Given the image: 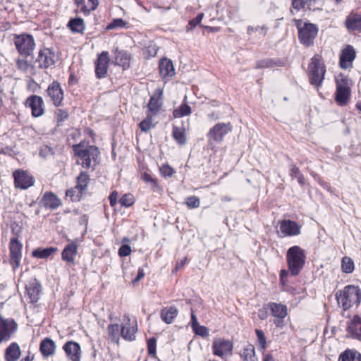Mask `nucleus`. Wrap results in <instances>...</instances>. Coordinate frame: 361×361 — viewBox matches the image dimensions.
Instances as JSON below:
<instances>
[{"instance_id": "nucleus-7", "label": "nucleus", "mask_w": 361, "mask_h": 361, "mask_svg": "<svg viewBox=\"0 0 361 361\" xmlns=\"http://www.w3.org/2000/svg\"><path fill=\"white\" fill-rule=\"evenodd\" d=\"M310 83L316 87H319L324 78L325 67L317 56L312 59L310 64Z\"/></svg>"}, {"instance_id": "nucleus-16", "label": "nucleus", "mask_w": 361, "mask_h": 361, "mask_svg": "<svg viewBox=\"0 0 361 361\" xmlns=\"http://www.w3.org/2000/svg\"><path fill=\"white\" fill-rule=\"evenodd\" d=\"M15 186L20 189H27L34 185L35 180L24 171L17 170L13 172Z\"/></svg>"}, {"instance_id": "nucleus-52", "label": "nucleus", "mask_w": 361, "mask_h": 361, "mask_svg": "<svg viewBox=\"0 0 361 361\" xmlns=\"http://www.w3.org/2000/svg\"><path fill=\"white\" fill-rule=\"evenodd\" d=\"M54 149L52 147L48 145H43L41 147L40 151H39V155L42 157L47 158L49 156H51L54 154Z\"/></svg>"}, {"instance_id": "nucleus-37", "label": "nucleus", "mask_w": 361, "mask_h": 361, "mask_svg": "<svg viewBox=\"0 0 361 361\" xmlns=\"http://www.w3.org/2000/svg\"><path fill=\"white\" fill-rule=\"evenodd\" d=\"M241 357L244 361H258L255 355V348L252 345H247L241 353Z\"/></svg>"}, {"instance_id": "nucleus-60", "label": "nucleus", "mask_w": 361, "mask_h": 361, "mask_svg": "<svg viewBox=\"0 0 361 361\" xmlns=\"http://www.w3.org/2000/svg\"><path fill=\"white\" fill-rule=\"evenodd\" d=\"M86 5L87 6V9H89L90 14L92 11H94L97 8L99 1L98 0H87Z\"/></svg>"}, {"instance_id": "nucleus-27", "label": "nucleus", "mask_w": 361, "mask_h": 361, "mask_svg": "<svg viewBox=\"0 0 361 361\" xmlns=\"http://www.w3.org/2000/svg\"><path fill=\"white\" fill-rule=\"evenodd\" d=\"M350 94V90L346 85H342L337 82L336 92V100L341 104L344 105L349 99Z\"/></svg>"}, {"instance_id": "nucleus-33", "label": "nucleus", "mask_w": 361, "mask_h": 361, "mask_svg": "<svg viewBox=\"0 0 361 361\" xmlns=\"http://www.w3.org/2000/svg\"><path fill=\"white\" fill-rule=\"evenodd\" d=\"M172 136L175 141L180 145H185L187 142L185 129L183 126L173 127Z\"/></svg>"}, {"instance_id": "nucleus-57", "label": "nucleus", "mask_w": 361, "mask_h": 361, "mask_svg": "<svg viewBox=\"0 0 361 361\" xmlns=\"http://www.w3.org/2000/svg\"><path fill=\"white\" fill-rule=\"evenodd\" d=\"M131 252V247L128 245H122L118 250V255L121 257H127Z\"/></svg>"}, {"instance_id": "nucleus-29", "label": "nucleus", "mask_w": 361, "mask_h": 361, "mask_svg": "<svg viewBox=\"0 0 361 361\" xmlns=\"http://www.w3.org/2000/svg\"><path fill=\"white\" fill-rule=\"evenodd\" d=\"M55 343L49 338H44L40 343L39 350L44 357H49L55 353Z\"/></svg>"}, {"instance_id": "nucleus-2", "label": "nucleus", "mask_w": 361, "mask_h": 361, "mask_svg": "<svg viewBox=\"0 0 361 361\" xmlns=\"http://www.w3.org/2000/svg\"><path fill=\"white\" fill-rule=\"evenodd\" d=\"M75 155L80 161H78L83 168L90 169L92 166V162L95 164L100 154L97 147L94 145L84 146L82 143L73 146Z\"/></svg>"}, {"instance_id": "nucleus-48", "label": "nucleus", "mask_w": 361, "mask_h": 361, "mask_svg": "<svg viewBox=\"0 0 361 361\" xmlns=\"http://www.w3.org/2000/svg\"><path fill=\"white\" fill-rule=\"evenodd\" d=\"M127 23L122 18H115L107 25L106 29L113 30L116 28L125 27Z\"/></svg>"}, {"instance_id": "nucleus-6", "label": "nucleus", "mask_w": 361, "mask_h": 361, "mask_svg": "<svg viewBox=\"0 0 361 361\" xmlns=\"http://www.w3.org/2000/svg\"><path fill=\"white\" fill-rule=\"evenodd\" d=\"M212 348L214 355L224 360L232 355L233 344L230 340L216 338L212 342Z\"/></svg>"}, {"instance_id": "nucleus-30", "label": "nucleus", "mask_w": 361, "mask_h": 361, "mask_svg": "<svg viewBox=\"0 0 361 361\" xmlns=\"http://www.w3.org/2000/svg\"><path fill=\"white\" fill-rule=\"evenodd\" d=\"M178 311L175 307H164L161 310V318L166 324H171L177 317Z\"/></svg>"}, {"instance_id": "nucleus-28", "label": "nucleus", "mask_w": 361, "mask_h": 361, "mask_svg": "<svg viewBox=\"0 0 361 361\" xmlns=\"http://www.w3.org/2000/svg\"><path fill=\"white\" fill-rule=\"evenodd\" d=\"M271 314L275 318H285L287 316V307L285 305L276 302H269L267 304Z\"/></svg>"}, {"instance_id": "nucleus-45", "label": "nucleus", "mask_w": 361, "mask_h": 361, "mask_svg": "<svg viewBox=\"0 0 361 361\" xmlns=\"http://www.w3.org/2000/svg\"><path fill=\"white\" fill-rule=\"evenodd\" d=\"M185 203L189 209H195L200 206V198L195 195L186 197Z\"/></svg>"}, {"instance_id": "nucleus-12", "label": "nucleus", "mask_w": 361, "mask_h": 361, "mask_svg": "<svg viewBox=\"0 0 361 361\" xmlns=\"http://www.w3.org/2000/svg\"><path fill=\"white\" fill-rule=\"evenodd\" d=\"M16 329L17 324L14 320L4 319L0 316V343L8 341Z\"/></svg>"}, {"instance_id": "nucleus-9", "label": "nucleus", "mask_w": 361, "mask_h": 361, "mask_svg": "<svg viewBox=\"0 0 361 361\" xmlns=\"http://www.w3.org/2000/svg\"><path fill=\"white\" fill-rule=\"evenodd\" d=\"M35 62L38 63L39 68L46 69L54 66L56 63L55 54L49 48H42L38 52V56Z\"/></svg>"}, {"instance_id": "nucleus-20", "label": "nucleus", "mask_w": 361, "mask_h": 361, "mask_svg": "<svg viewBox=\"0 0 361 361\" xmlns=\"http://www.w3.org/2000/svg\"><path fill=\"white\" fill-rule=\"evenodd\" d=\"M281 232L285 236L298 235L300 233V226L291 220H282L279 222Z\"/></svg>"}, {"instance_id": "nucleus-15", "label": "nucleus", "mask_w": 361, "mask_h": 361, "mask_svg": "<svg viewBox=\"0 0 361 361\" xmlns=\"http://www.w3.org/2000/svg\"><path fill=\"white\" fill-rule=\"evenodd\" d=\"M123 317L126 323L121 326L120 334L126 341H133L135 340V334L137 331V322L134 321L131 324L128 315H124Z\"/></svg>"}, {"instance_id": "nucleus-35", "label": "nucleus", "mask_w": 361, "mask_h": 361, "mask_svg": "<svg viewBox=\"0 0 361 361\" xmlns=\"http://www.w3.org/2000/svg\"><path fill=\"white\" fill-rule=\"evenodd\" d=\"M57 251L56 247H49L46 248H37L32 251V255L39 259H45Z\"/></svg>"}, {"instance_id": "nucleus-42", "label": "nucleus", "mask_w": 361, "mask_h": 361, "mask_svg": "<svg viewBox=\"0 0 361 361\" xmlns=\"http://www.w3.org/2000/svg\"><path fill=\"white\" fill-rule=\"evenodd\" d=\"M139 126L142 132L147 133L154 126L152 115L148 114L147 117L140 123Z\"/></svg>"}, {"instance_id": "nucleus-13", "label": "nucleus", "mask_w": 361, "mask_h": 361, "mask_svg": "<svg viewBox=\"0 0 361 361\" xmlns=\"http://www.w3.org/2000/svg\"><path fill=\"white\" fill-rule=\"evenodd\" d=\"M25 105L31 109L33 117H39L44 113V100L42 97L32 94L27 98Z\"/></svg>"}, {"instance_id": "nucleus-5", "label": "nucleus", "mask_w": 361, "mask_h": 361, "mask_svg": "<svg viewBox=\"0 0 361 361\" xmlns=\"http://www.w3.org/2000/svg\"><path fill=\"white\" fill-rule=\"evenodd\" d=\"M14 44L18 53L25 58L31 56L35 47L33 37L28 34L16 35Z\"/></svg>"}, {"instance_id": "nucleus-61", "label": "nucleus", "mask_w": 361, "mask_h": 361, "mask_svg": "<svg viewBox=\"0 0 361 361\" xmlns=\"http://www.w3.org/2000/svg\"><path fill=\"white\" fill-rule=\"evenodd\" d=\"M302 173L295 165L293 164L291 166V169L290 171V175L293 178H297L299 176H300Z\"/></svg>"}, {"instance_id": "nucleus-59", "label": "nucleus", "mask_w": 361, "mask_h": 361, "mask_svg": "<svg viewBox=\"0 0 361 361\" xmlns=\"http://www.w3.org/2000/svg\"><path fill=\"white\" fill-rule=\"evenodd\" d=\"M292 6L295 9L299 11L305 8V0H292Z\"/></svg>"}, {"instance_id": "nucleus-34", "label": "nucleus", "mask_w": 361, "mask_h": 361, "mask_svg": "<svg viewBox=\"0 0 361 361\" xmlns=\"http://www.w3.org/2000/svg\"><path fill=\"white\" fill-rule=\"evenodd\" d=\"M68 27L73 32L81 34L83 33L85 30L84 20L81 18H71L68 23Z\"/></svg>"}, {"instance_id": "nucleus-1", "label": "nucleus", "mask_w": 361, "mask_h": 361, "mask_svg": "<svg viewBox=\"0 0 361 361\" xmlns=\"http://www.w3.org/2000/svg\"><path fill=\"white\" fill-rule=\"evenodd\" d=\"M336 297L338 303L344 310H347L353 305H359L361 302V290L358 286L348 285L338 292Z\"/></svg>"}, {"instance_id": "nucleus-56", "label": "nucleus", "mask_w": 361, "mask_h": 361, "mask_svg": "<svg viewBox=\"0 0 361 361\" xmlns=\"http://www.w3.org/2000/svg\"><path fill=\"white\" fill-rule=\"evenodd\" d=\"M75 4L80 8V12L83 13L85 16L89 15V9H87L85 0H75Z\"/></svg>"}, {"instance_id": "nucleus-31", "label": "nucleus", "mask_w": 361, "mask_h": 361, "mask_svg": "<svg viewBox=\"0 0 361 361\" xmlns=\"http://www.w3.org/2000/svg\"><path fill=\"white\" fill-rule=\"evenodd\" d=\"M338 361H361V353L355 349H346L340 354Z\"/></svg>"}, {"instance_id": "nucleus-51", "label": "nucleus", "mask_w": 361, "mask_h": 361, "mask_svg": "<svg viewBox=\"0 0 361 361\" xmlns=\"http://www.w3.org/2000/svg\"><path fill=\"white\" fill-rule=\"evenodd\" d=\"M192 330L195 334L200 336L203 338L209 336L208 329L204 326H201L200 324L198 325V326L194 327Z\"/></svg>"}, {"instance_id": "nucleus-43", "label": "nucleus", "mask_w": 361, "mask_h": 361, "mask_svg": "<svg viewBox=\"0 0 361 361\" xmlns=\"http://www.w3.org/2000/svg\"><path fill=\"white\" fill-rule=\"evenodd\" d=\"M82 192L76 186L73 188L67 190L66 195L69 197L73 202H77L80 200Z\"/></svg>"}, {"instance_id": "nucleus-8", "label": "nucleus", "mask_w": 361, "mask_h": 361, "mask_svg": "<svg viewBox=\"0 0 361 361\" xmlns=\"http://www.w3.org/2000/svg\"><path fill=\"white\" fill-rule=\"evenodd\" d=\"M232 130V126L230 123H219L212 127L207 133V137L210 145L213 142L220 143L224 136Z\"/></svg>"}, {"instance_id": "nucleus-63", "label": "nucleus", "mask_w": 361, "mask_h": 361, "mask_svg": "<svg viewBox=\"0 0 361 361\" xmlns=\"http://www.w3.org/2000/svg\"><path fill=\"white\" fill-rule=\"evenodd\" d=\"M118 198V192L114 190L113 191L109 197L110 205L114 207L117 202Z\"/></svg>"}, {"instance_id": "nucleus-14", "label": "nucleus", "mask_w": 361, "mask_h": 361, "mask_svg": "<svg viewBox=\"0 0 361 361\" xmlns=\"http://www.w3.org/2000/svg\"><path fill=\"white\" fill-rule=\"evenodd\" d=\"M23 245L16 238H13L10 241V262L12 265L13 269L16 270L20 266L21 259V250Z\"/></svg>"}, {"instance_id": "nucleus-26", "label": "nucleus", "mask_w": 361, "mask_h": 361, "mask_svg": "<svg viewBox=\"0 0 361 361\" xmlns=\"http://www.w3.org/2000/svg\"><path fill=\"white\" fill-rule=\"evenodd\" d=\"M21 355V350L19 345L16 343H11L5 350L6 361H18Z\"/></svg>"}, {"instance_id": "nucleus-22", "label": "nucleus", "mask_w": 361, "mask_h": 361, "mask_svg": "<svg viewBox=\"0 0 361 361\" xmlns=\"http://www.w3.org/2000/svg\"><path fill=\"white\" fill-rule=\"evenodd\" d=\"M159 69L162 78H171L176 74L172 61L167 58H163L159 61Z\"/></svg>"}, {"instance_id": "nucleus-58", "label": "nucleus", "mask_w": 361, "mask_h": 361, "mask_svg": "<svg viewBox=\"0 0 361 361\" xmlns=\"http://www.w3.org/2000/svg\"><path fill=\"white\" fill-rule=\"evenodd\" d=\"M273 66V62L271 59H264L259 61L257 63L256 68H264L271 67Z\"/></svg>"}, {"instance_id": "nucleus-55", "label": "nucleus", "mask_w": 361, "mask_h": 361, "mask_svg": "<svg viewBox=\"0 0 361 361\" xmlns=\"http://www.w3.org/2000/svg\"><path fill=\"white\" fill-rule=\"evenodd\" d=\"M56 118L57 123L63 122L68 118V113L64 109H59L56 111Z\"/></svg>"}, {"instance_id": "nucleus-21", "label": "nucleus", "mask_w": 361, "mask_h": 361, "mask_svg": "<svg viewBox=\"0 0 361 361\" xmlns=\"http://www.w3.org/2000/svg\"><path fill=\"white\" fill-rule=\"evenodd\" d=\"M78 245L75 242H71L65 246L61 252V258L69 265H75V258L78 253Z\"/></svg>"}, {"instance_id": "nucleus-50", "label": "nucleus", "mask_w": 361, "mask_h": 361, "mask_svg": "<svg viewBox=\"0 0 361 361\" xmlns=\"http://www.w3.org/2000/svg\"><path fill=\"white\" fill-rule=\"evenodd\" d=\"M16 66L20 71L27 72L31 65L27 60L18 58L16 59Z\"/></svg>"}, {"instance_id": "nucleus-40", "label": "nucleus", "mask_w": 361, "mask_h": 361, "mask_svg": "<svg viewBox=\"0 0 361 361\" xmlns=\"http://www.w3.org/2000/svg\"><path fill=\"white\" fill-rule=\"evenodd\" d=\"M341 269L344 273L350 274L354 270V262L350 257H344L341 261Z\"/></svg>"}, {"instance_id": "nucleus-54", "label": "nucleus", "mask_w": 361, "mask_h": 361, "mask_svg": "<svg viewBox=\"0 0 361 361\" xmlns=\"http://www.w3.org/2000/svg\"><path fill=\"white\" fill-rule=\"evenodd\" d=\"M160 172L163 176L166 178L171 177L173 174L175 173V171L169 165L164 164L160 168Z\"/></svg>"}, {"instance_id": "nucleus-11", "label": "nucleus", "mask_w": 361, "mask_h": 361, "mask_svg": "<svg viewBox=\"0 0 361 361\" xmlns=\"http://www.w3.org/2000/svg\"><path fill=\"white\" fill-rule=\"evenodd\" d=\"M109 54L108 51H103L98 55L94 62L95 75L98 79L106 78L109 64Z\"/></svg>"}, {"instance_id": "nucleus-47", "label": "nucleus", "mask_w": 361, "mask_h": 361, "mask_svg": "<svg viewBox=\"0 0 361 361\" xmlns=\"http://www.w3.org/2000/svg\"><path fill=\"white\" fill-rule=\"evenodd\" d=\"M267 28L262 26H248L247 29V33L249 35H252L254 32H258L259 35L265 36L267 35Z\"/></svg>"}, {"instance_id": "nucleus-49", "label": "nucleus", "mask_w": 361, "mask_h": 361, "mask_svg": "<svg viewBox=\"0 0 361 361\" xmlns=\"http://www.w3.org/2000/svg\"><path fill=\"white\" fill-rule=\"evenodd\" d=\"M134 201V197L131 194H125L121 197L119 202L122 206L128 207L133 204Z\"/></svg>"}, {"instance_id": "nucleus-25", "label": "nucleus", "mask_w": 361, "mask_h": 361, "mask_svg": "<svg viewBox=\"0 0 361 361\" xmlns=\"http://www.w3.org/2000/svg\"><path fill=\"white\" fill-rule=\"evenodd\" d=\"M345 26L349 31H361V14L350 13L346 18Z\"/></svg>"}, {"instance_id": "nucleus-4", "label": "nucleus", "mask_w": 361, "mask_h": 361, "mask_svg": "<svg viewBox=\"0 0 361 361\" xmlns=\"http://www.w3.org/2000/svg\"><path fill=\"white\" fill-rule=\"evenodd\" d=\"M296 26L298 30V38L300 43L306 47L313 44L314 39L318 32L317 26L310 23H302V20H298Z\"/></svg>"}, {"instance_id": "nucleus-24", "label": "nucleus", "mask_w": 361, "mask_h": 361, "mask_svg": "<svg viewBox=\"0 0 361 361\" xmlns=\"http://www.w3.org/2000/svg\"><path fill=\"white\" fill-rule=\"evenodd\" d=\"M355 58V51L353 47L348 46L345 49L342 51L340 56V66L346 69L352 65L353 60Z\"/></svg>"}, {"instance_id": "nucleus-53", "label": "nucleus", "mask_w": 361, "mask_h": 361, "mask_svg": "<svg viewBox=\"0 0 361 361\" xmlns=\"http://www.w3.org/2000/svg\"><path fill=\"white\" fill-rule=\"evenodd\" d=\"M204 14L202 13H199L195 18L192 19L189 21L188 26L187 27V31L192 29L196 27L198 24H200L203 18Z\"/></svg>"}, {"instance_id": "nucleus-46", "label": "nucleus", "mask_w": 361, "mask_h": 361, "mask_svg": "<svg viewBox=\"0 0 361 361\" xmlns=\"http://www.w3.org/2000/svg\"><path fill=\"white\" fill-rule=\"evenodd\" d=\"M147 352L149 355L155 357L157 355V339L154 337L147 340Z\"/></svg>"}, {"instance_id": "nucleus-62", "label": "nucleus", "mask_w": 361, "mask_h": 361, "mask_svg": "<svg viewBox=\"0 0 361 361\" xmlns=\"http://www.w3.org/2000/svg\"><path fill=\"white\" fill-rule=\"evenodd\" d=\"M0 154L12 157L14 154V151L12 147L6 146L0 149Z\"/></svg>"}, {"instance_id": "nucleus-64", "label": "nucleus", "mask_w": 361, "mask_h": 361, "mask_svg": "<svg viewBox=\"0 0 361 361\" xmlns=\"http://www.w3.org/2000/svg\"><path fill=\"white\" fill-rule=\"evenodd\" d=\"M143 180L147 183H152L153 185H157L156 180L148 173H145L142 176Z\"/></svg>"}, {"instance_id": "nucleus-41", "label": "nucleus", "mask_w": 361, "mask_h": 361, "mask_svg": "<svg viewBox=\"0 0 361 361\" xmlns=\"http://www.w3.org/2000/svg\"><path fill=\"white\" fill-rule=\"evenodd\" d=\"M190 113V106L187 104H183L178 109L173 111V114L175 118H180L184 116H188Z\"/></svg>"}, {"instance_id": "nucleus-18", "label": "nucleus", "mask_w": 361, "mask_h": 361, "mask_svg": "<svg viewBox=\"0 0 361 361\" xmlns=\"http://www.w3.org/2000/svg\"><path fill=\"white\" fill-rule=\"evenodd\" d=\"M26 293L31 303L37 302L41 294V284L36 279H32L25 286Z\"/></svg>"}, {"instance_id": "nucleus-23", "label": "nucleus", "mask_w": 361, "mask_h": 361, "mask_svg": "<svg viewBox=\"0 0 361 361\" xmlns=\"http://www.w3.org/2000/svg\"><path fill=\"white\" fill-rule=\"evenodd\" d=\"M40 204L47 209H56L61 202L55 194L51 192H47L42 196Z\"/></svg>"}, {"instance_id": "nucleus-3", "label": "nucleus", "mask_w": 361, "mask_h": 361, "mask_svg": "<svg viewBox=\"0 0 361 361\" xmlns=\"http://www.w3.org/2000/svg\"><path fill=\"white\" fill-rule=\"evenodd\" d=\"M305 254L304 250L299 246L290 247L286 253V261L288 270L293 276H298L305 263Z\"/></svg>"}, {"instance_id": "nucleus-19", "label": "nucleus", "mask_w": 361, "mask_h": 361, "mask_svg": "<svg viewBox=\"0 0 361 361\" xmlns=\"http://www.w3.org/2000/svg\"><path fill=\"white\" fill-rule=\"evenodd\" d=\"M63 349L71 361H80L81 348L78 343L68 341L63 345Z\"/></svg>"}, {"instance_id": "nucleus-39", "label": "nucleus", "mask_w": 361, "mask_h": 361, "mask_svg": "<svg viewBox=\"0 0 361 361\" xmlns=\"http://www.w3.org/2000/svg\"><path fill=\"white\" fill-rule=\"evenodd\" d=\"M89 180V175L85 172H81L78 176L76 187L83 192L87 188Z\"/></svg>"}, {"instance_id": "nucleus-36", "label": "nucleus", "mask_w": 361, "mask_h": 361, "mask_svg": "<svg viewBox=\"0 0 361 361\" xmlns=\"http://www.w3.org/2000/svg\"><path fill=\"white\" fill-rule=\"evenodd\" d=\"M108 335L111 341L116 344L119 343L121 331L120 326L118 324H109L108 326Z\"/></svg>"}, {"instance_id": "nucleus-17", "label": "nucleus", "mask_w": 361, "mask_h": 361, "mask_svg": "<svg viewBox=\"0 0 361 361\" xmlns=\"http://www.w3.org/2000/svg\"><path fill=\"white\" fill-rule=\"evenodd\" d=\"M347 336L349 338L361 341V316L354 315L348 322L347 326Z\"/></svg>"}, {"instance_id": "nucleus-32", "label": "nucleus", "mask_w": 361, "mask_h": 361, "mask_svg": "<svg viewBox=\"0 0 361 361\" xmlns=\"http://www.w3.org/2000/svg\"><path fill=\"white\" fill-rule=\"evenodd\" d=\"M115 54L114 63L116 65L122 66L123 69H126L130 66V58L126 51L116 49Z\"/></svg>"}, {"instance_id": "nucleus-44", "label": "nucleus", "mask_w": 361, "mask_h": 361, "mask_svg": "<svg viewBox=\"0 0 361 361\" xmlns=\"http://www.w3.org/2000/svg\"><path fill=\"white\" fill-rule=\"evenodd\" d=\"M255 334L259 348L262 350H264L267 348V338L264 333L263 331L257 329H255Z\"/></svg>"}, {"instance_id": "nucleus-38", "label": "nucleus", "mask_w": 361, "mask_h": 361, "mask_svg": "<svg viewBox=\"0 0 361 361\" xmlns=\"http://www.w3.org/2000/svg\"><path fill=\"white\" fill-rule=\"evenodd\" d=\"M161 105L159 98L154 95L151 97L148 103V110L152 115H154L159 111Z\"/></svg>"}, {"instance_id": "nucleus-10", "label": "nucleus", "mask_w": 361, "mask_h": 361, "mask_svg": "<svg viewBox=\"0 0 361 361\" xmlns=\"http://www.w3.org/2000/svg\"><path fill=\"white\" fill-rule=\"evenodd\" d=\"M47 93L56 107L62 106L64 94L59 82L54 80L49 84L47 89Z\"/></svg>"}]
</instances>
